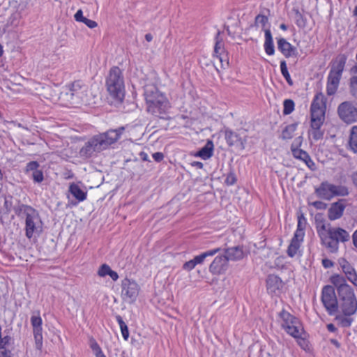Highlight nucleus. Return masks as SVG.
<instances>
[{
	"mask_svg": "<svg viewBox=\"0 0 357 357\" xmlns=\"http://www.w3.org/2000/svg\"><path fill=\"white\" fill-rule=\"evenodd\" d=\"M124 130L125 128L121 126L93 136L80 149L79 153L80 157L89 158L94 153H100L107 149L121 137Z\"/></svg>",
	"mask_w": 357,
	"mask_h": 357,
	"instance_id": "nucleus-1",
	"label": "nucleus"
},
{
	"mask_svg": "<svg viewBox=\"0 0 357 357\" xmlns=\"http://www.w3.org/2000/svg\"><path fill=\"white\" fill-rule=\"evenodd\" d=\"M13 210L18 218L24 220L25 236L28 239H31L35 234L38 236L41 234L43 222L36 209L19 202Z\"/></svg>",
	"mask_w": 357,
	"mask_h": 357,
	"instance_id": "nucleus-2",
	"label": "nucleus"
},
{
	"mask_svg": "<svg viewBox=\"0 0 357 357\" xmlns=\"http://www.w3.org/2000/svg\"><path fill=\"white\" fill-rule=\"evenodd\" d=\"M144 95L148 112L155 116L164 118L163 115L167 114L169 108V102L167 98L153 85L145 86Z\"/></svg>",
	"mask_w": 357,
	"mask_h": 357,
	"instance_id": "nucleus-3",
	"label": "nucleus"
},
{
	"mask_svg": "<svg viewBox=\"0 0 357 357\" xmlns=\"http://www.w3.org/2000/svg\"><path fill=\"white\" fill-rule=\"evenodd\" d=\"M107 90L110 96L121 102L125 96V85L122 70L118 66L110 68L106 79Z\"/></svg>",
	"mask_w": 357,
	"mask_h": 357,
	"instance_id": "nucleus-4",
	"label": "nucleus"
},
{
	"mask_svg": "<svg viewBox=\"0 0 357 357\" xmlns=\"http://www.w3.org/2000/svg\"><path fill=\"white\" fill-rule=\"evenodd\" d=\"M321 243L331 253H336L339 249V243L349 240V234L340 227H328L326 234L319 231Z\"/></svg>",
	"mask_w": 357,
	"mask_h": 357,
	"instance_id": "nucleus-5",
	"label": "nucleus"
},
{
	"mask_svg": "<svg viewBox=\"0 0 357 357\" xmlns=\"http://www.w3.org/2000/svg\"><path fill=\"white\" fill-rule=\"evenodd\" d=\"M279 317L282 319V328L289 335L294 338L301 337L303 328L298 318L284 309L279 313Z\"/></svg>",
	"mask_w": 357,
	"mask_h": 357,
	"instance_id": "nucleus-6",
	"label": "nucleus"
},
{
	"mask_svg": "<svg viewBox=\"0 0 357 357\" xmlns=\"http://www.w3.org/2000/svg\"><path fill=\"white\" fill-rule=\"evenodd\" d=\"M344 316H351L357 311V299L353 289L348 291H342L338 294V308Z\"/></svg>",
	"mask_w": 357,
	"mask_h": 357,
	"instance_id": "nucleus-7",
	"label": "nucleus"
},
{
	"mask_svg": "<svg viewBox=\"0 0 357 357\" xmlns=\"http://www.w3.org/2000/svg\"><path fill=\"white\" fill-rule=\"evenodd\" d=\"M305 223V218L303 215L301 214L298 217L297 229L294 233V237L292 238L289 245L288 246L287 251V255L291 257H293L296 255L297 251L301 246V243L303 241Z\"/></svg>",
	"mask_w": 357,
	"mask_h": 357,
	"instance_id": "nucleus-8",
	"label": "nucleus"
},
{
	"mask_svg": "<svg viewBox=\"0 0 357 357\" xmlns=\"http://www.w3.org/2000/svg\"><path fill=\"white\" fill-rule=\"evenodd\" d=\"M321 301L329 314L333 315L338 311V299L335 295V289L332 286L324 287Z\"/></svg>",
	"mask_w": 357,
	"mask_h": 357,
	"instance_id": "nucleus-9",
	"label": "nucleus"
},
{
	"mask_svg": "<svg viewBox=\"0 0 357 357\" xmlns=\"http://www.w3.org/2000/svg\"><path fill=\"white\" fill-rule=\"evenodd\" d=\"M121 296L124 301L132 303L136 300L139 288L135 280L124 278L121 281Z\"/></svg>",
	"mask_w": 357,
	"mask_h": 357,
	"instance_id": "nucleus-10",
	"label": "nucleus"
},
{
	"mask_svg": "<svg viewBox=\"0 0 357 357\" xmlns=\"http://www.w3.org/2000/svg\"><path fill=\"white\" fill-rule=\"evenodd\" d=\"M340 118L347 123H351L357 119V107L352 102H342L337 108Z\"/></svg>",
	"mask_w": 357,
	"mask_h": 357,
	"instance_id": "nucleus-11",
	"label": "nucleus"
},
{
	"mask_svg": "<svg viewBox=\"0 0 357 357\" xmlns=\"http://www.w3.org/2000/svg\"><path fill=\"white\" fill-rule=\"evenodd\" d=\"M85 87L82 86L79 81H76L71 84L69 91L66 93V95L70 97L74 103H79L85 102Z\"/></svg>",
	"mask_w": 357,
	"mask_h": 357,
	"instance_id": "nucleus-12",
	"label": "nucleus"
},
{
	"mask_svg": "<svg viewBox=\"0 0 357 357\" xmlns=\"http://www.w3.org/2000/svg\"><path fill=\"white\" fill-rule=\"evenodd\" d=\"M284 287L281 278L274 274H270L266 278V288L268 293L272 295H279Z\"/></svg>",
	"mask_w": 357,
	"mask_h": 357,
	"instance_id": "nucleus-13",
	"label": "nucleus"
},
{
	"mask_svg": "<svg viewBox=\"0 0 357 357\" xmlns=\"http://www.w3.org/2000/svg\"><path fill=\"white\" fill-rule=\"evenodd\" d=\"M228 267V258L224 255H218L209 266V271L213 275L223 274Z\"/></svg>",
	"mask_w": 357,
	"mask_h": 357,
	"instance_id": "nucleus-14",
	"label": "nucleus"
},
{
	"mask_svg": "<svg viewBox=\"0 0 357 357\" xmlns=\"http://www.w3.org/2000/svg\"><path fill=\"white\" fill-rule=\"evenodd\" d=\"M345 199H340L332 203L328 211V218L330 220H335L340 218L345 209Z\"/></svg>",
	"mask_w": 357,
	"mask_h": 357,
	"instance_id": "nucleus-15",
	"label": "nucleus"
},
{
	"mask_svg": "<svg viewBox=\"0 0 357 357\" xmlns=\"http://www.w3.org/2000/svg\"><path fill=\"white\" fill-rule=\"evenodd\" d=\"M225 137L227 143L229 146H234L241 150L245 149L244 141L236 132L227 128L225 130Z\"/></svg>",
	"mask_w": 357,
	"mask_h": 357,
	"instance_id": "nucleus-16",
	"label": "nucleus"
},
{
	"mask_svg": "<svg viewBox=\"0 0 357 357\" xmlns=\"http://www.w3.org/2000/svg\"><path fill=\"white\" fill-rule=\"evenodd\" d=\"M278 48L286 58L297 56L296 48L283 38L278 40Z\"/></svg>",
	"mask_w": 357,
	"mask_h": 357,
	"instance_id": "nucleus-17",
	"label": "nucleus"
},
{
	"mask_svg": "<svg viewBox=\"0 0 357 357\" xmlns=\"http://www.w3.org/2000/svg\"><path fill=\"white\" fill-rule=\"evenodd\" d=\"M220 33L221 32L218 31L215 38V44L214 47V54L218 58L222 67L225 68V66H229V61L227 59H225L224 61L223 57L222 56V54L224 52V47L222 39L220 37Z\"/></svg>",
	"mask_w": 357,
	"mask_h": 357,
	"instance_id": "nucleus-18",
	"label": "nucleus"
},
{
	"mask_svg": "<svg viewBox=\"0 0 357 357\" xmlns=\"http://www.w3.org/2000/svg\"><path fill=\"white\" fill-rule=\"evenodd\" d=\"M341 77V75L329 72L326 86V93L328 96H333L337 91Z\"/></svg>",
	"mask_w": 357,
	"mask_h": 357,
	"instance_id": "nucleus-19",
	"label": "nucleus"
},
{
	"mask_svg": "<svg viewBox=\"0 0 357 357\" xmlns=\"http://www.w3.org/2000/svg\"><path fill=\"white\" fill-rule=\"evenodd\" d=\"M341 77V75L329 72L326 86V93L328 96H333L337 91Z\"/></svg>",
	"mask_w": 357,
	"mask_h": 357,
	"instance_id": "nucleus-20",
	"label": "nucleus"
},
{
	"mask_svg": "<svg viewBox=\"0 0 357 357\" xmlns=\"http://www.w3.org/2000/svg\"><path fill=\"white\" fill-rule=\"evenodd\" d=\"M302 139V137L300 136L294 140L291 146V151L295 158L304 161L307 156L309 155V154L305 151L298 149V147L301 145Z\"/></svg>",
	"mask_w": 357,
	"mask_h": 357,
	"instance_id": "nucleus-21",
	"label": "nucleus"
},
{
	"mask_svg": "<svg viewBox=\"0 0 357 357\" xmlns=\"http://www.w3.org/2000/svg\"><path fill=\"white\" fill-rule=\"evenodd\" d=\"M224 255L228 258V261H237L243 258L244 253L241 246H234L224 249Z\"/></svg>",
	"mask_w": 357,
	"mask_h": 357,
	"instance_id": "nucleus-22",
	"label": "nucleus"
},
{
	"mask_svg": "<svg viewBox=\"0 0 357 357\" xmlns=\"http://www.w3.org/2000/svg\"><path fill=\"white\" fill-rule=\"evenodd\" d=\"M331 186H332V184L327 181L322 182L320 185L315 189V193L317 197L324 199H331L332 198Z\"/></svg>",
	"mask_w": 357,
	"mask_h": 357,
	"instance_id": "nucleus-23",
	"label": "nucleus"
},
{
	"mask_svg": "<svg viewBox=\"0 0 357 357\" xmlns=\"http://www.w3.org/2000/svg\"><path fill=\"white\" fill-rule=\"evenodd\" d=\"M347 59V57L345 54H340L333 61L330 72L342 75Z\"/></svg>",
	"mask_w": 357,
	"mask_h": 357,
	"instance_id": "nucleus-24",
	"label": "nucleus"
},
{
	"mask_svg": "<svg viewBox=\"0 0 357 357\" xmlns=\"http://www.w3.org/2000/svg\"><path fill=\"white\" fill-rule=\"evenodd\" d=\"M331 282L336 287L337 294L342 293V290L348 291L351 288L347 284L344 278L340 275H334L331 278Z\"/></svg>",
	"mask_w": 357,
	"mask_h": 357,
	"instance_id": "nucleus-25",
	"label": "nucleus"
},
{
	"mask_svg": "<svg viewBox=\"0 0 357 357\" xmlns=\"http://www.w3.org/2000/svg\"><path fill=\"white\" fill-rule=\"evenodd\" d=\"M69 192L78 202H83L86 199L87 192L81 189L80 187L75 183L70 184Z\"/></svg>",
	"mask_w": 357,
	"mask_h": 357,
	"instance_id": "nucleus-26",
	"label": "nucleus"
},
{
	"mask_svg": "<svg viewBox=\"0 0 357 357\" xmlns=\"http://www.w3.org/2000/svg\"><path fill=\"white\" fill-rule=\"evenodd\" d=\"M264 35L265 42L264 46L265 52L268 55H273L275 53V48L271 30L269 29H265Z\"/></svg>",
	"mask_w": 357,
	"mask_h": 357,
	"instance_id": "nucleus-27",
	"label": "nucleus"
},
{
	"mask_svg": "<svg viewBox=\"0 0 357 357\" xmlns=\"http://www.w3.org/2000/svg\"><path fill=\"white\" fill-rule=\"evenodd\" d=\"M213 143L211 140H208L204 147L200 149L196 155L202 158L204 160H207L213 155Z\"/></svg>",
	"mask_w": 357,
	"mask_h": 357,
	"instance_id": "nucleus-28",
	"label": "nucleus"
},
{
	"mask_svg": "<svg viewBox=\"0 0 357 357\" xmlns=\"http://www.w3.org/2000/svg\"><path fill=\"white\" fill-rule=\"evenodd\" d=\"M220 250L221 249L220 248H218L208 250L206 252L202 253L199 255L195 256L194 257V259L195 260L197 265L202 264L204 261V259L206 257H212V256L215 255L216 253L219 252L220 251Z\"/></svg>",
	"mask_w": 357,
	"mask_h": 357,
	"instance_id": "nucleus-29",
	"label": "nucleus"
},
{
	"mask_svg": "<svg viewBox=\"0 0 357 357\" xmlns=\"http://www.w3.org/2000/svg\"><path fill=\"white\" fill-rule=\"evenodd\" d=\"M298 123H291L287 126L282 130L281 137L282 139H290L293 137L294 132L296 131Z\"/></svg>",
	"mask_w": 357,
	"mask_h": 357,
	"instance_id": "nucleus-30",
	"label": "nucleus"
},
{
	"mask_svg": "<svg viewBox=\"0 0 357 357\" xmlns=\"http://www.w3.org/2000/svg\"><path fill=\"white\" fill-rule=\"evenodd\" d=\"M331 190L332 192V197L334 196H347L349 193L347 187L344 185H335L332 184Z\"/></svg>",
	"mask_w": 357,
	"mask_h": 357,
	"instance_id": "nucleus-31",
	"label": "nucleus"
},
{
	"mask_svg": "<svg viewBox=\"0 0 357 357\" xmlns=\"http://www.w3.org/2000/svg\"><path fill=\"white\" fill-rule=\"evenodd\" d=\"M21 20V14L18 11H15V13H12V15L8 18L7 23L6 24V29L8 28L9 26L12 27H17L20 22Z\"/></svg>",
	"mask_w": 357,
	"mask_h": 357,
	"instance_id": "nucleus-32",
	"label": "nucleus"
},
{
	"mask_svg": "<svg viewBox=\"0 0 357 357\" xmlns=\"http://www.w3.org/2000/svg\"><path fill=\"white\" fill-rule=\"evenodd\" d=\"M349 144L351 149L357 153V126H354L351 130Z\"/></svg>",
	"mask_w": 357,
	"mask_h": 357,
	"instance_id": "nucleus-33",
	"label": "nucleus"
},
{
	"mask_svg": "<svg viewBox=\"0 0 357 357\" xmlns=\"http://www.w3.org/2000/svg\"><path fill=\"white\" fill-rule=\"evenodd\" d=\"M36 315L33 314L31 317V324L33 326V331H37V330L43 331L42 328V319L40 316V312H36Z\"/></svg>",
	"mask_w": 357,
	"mask_h": 357,
	"instance_id": "nucleus-34",
	"label": "nucleus"
},
{
	"mask_svg": "<svg viewBox=\"0 0 357 357\" xmlns=\"http://www.w3.org/2000/svg\"><path fill=\"white\" fill-rule=\"evenodd\" d=\"M90 347L94 352L96 357H106L99 344L93 337L90 339Z\"/></svg>",
	"mask_w": 357,
	"mask_h": 357,
	"instance_id": "nucleus-35",
	"label": "nucleus"
},
{
	"mask_svg": "<svg viewBox=\"0 0 357 357\" xmlns=\"http://www.w3.org/2000/svg\"><path fill=\"white\" fill-rule=\"evenodd\" d=\"M280 70L281 73L286 79L287 82L289 84V85L292 86L293 85V81L290 77V75L288 72V69L287 67V63L284 60L280 61Z\"/></svg>",
	"mask_w": 357,
	"mask_h": 357,
	"instance_id": "nucleus-36",
	"label": "nucleus"
},
{
	"mask_svg": "<svg viewBox=\"0 0 357 357\" xmlns=\"http://www.w3.org/2000/svg\"><path fill=\"white\" fill-rule=\"evenodd\" d=\"M283 114L288 115L294 110L295 104L291 99H286L283 102Z\"/></svg>",
	"mask_w": 357,
	"mask_h": 357,
	"instance_id": "nucleus-37",
	"label": "nucleus"
},
{
	"mask_svg": "<svg viewBox=\"0 0 357 357\" xmlns=\"http://www.w3.org/2000/svg\"><path fill=\"white\" fill-rule=\"evenodd\" d=\"M349 91L353 97L357 99V76H352L349 79Z\"/></svg>",
	"mask_w": 357,
	"mask_h": 357,
	"instance_id": "nucleus-38",
	"label": "nucleus"
},
{
	"mask_svg": "<svg viewBox=\"0 0 357 357\" xmlns=\"http://www.w3.org/2000/svg\"><path fill=\"white\" fill-rule=\"evenodd\" d=\"M42 331H43L39 330H37V331H33L35 340L36 349L38 350H41L43 347Z\"/></svg>",
	"mask_w": 357,
	"mask_h": 357,
	"instance_id": "nucleus-39",
	"label": "nucleus"
},
{
	"mask_svg": "<svg viewBox=\"0 0 357 357\" xmlns=\"http://www.w3.org/2000/svg\"><path fill=\"white\" fill-rule=\"evenodd\" d=\"M338 262L344 274L350 271H353V269H354V268L351 265V264L349 261H347L344 258H340L338 260Z\"/></svg>",
	"mask_w": 357,
	"mask_h": 357,
	"instance_id": "nucleus-40",
	"label": "nucleus"
},
{
	"mask_svg": "<svg viewBox=\"0 0 357 357\" xmlns=\"http://www.w3.org/2000/svg\"><path fill=\"white\" fill-rule=\"evenodd\" d=\"M310 108L315 109H324L325 105L324 102H323L322 99H320L317 96H316L311 104Z\"/></svg>",
	"mask_w": 357,
	"mask_h": 357,
	"instance_id": "nucleus-41",
	"label": "nucleus"
},
{
	"mask_svg": "<svg viewBox=\"0 0 357 357\" xmlns=\"http://www.w3.org/2000/svg\"><path fill=\"white\" fill-rule=\"evenodd\" d=\"M311 119L324 120L325 110L310 108Z\"/></svg>",
	"mask_w": 357,
	"mask_h": 357,
	"instance_id": "nucleus-42",
	"label": "nucleus"
},
{
	"mask_svg": "<svg viewBox=\"0 0 357 357\" xmlns=\"http://www.w3.org/2000/svg\"><path fill=\"white\" fill-rule=\"evenodd\" d=\"M268 19L264 15L259 14L255 17V25L257 26L258 24H261L264 30L265 29L266 24L268 23Z\"/></svg>",
	"mask_w": 357,
	"mask_h": 357,
	"instance_id": "nucleus-43",
	"label": "nucleus"
},
{
	"mask_svg": "<svg viewBox=\"0 0 357 357\" xmlns=\"http://www.w3.org/2000/svg\"><path fill=\"white\" fill-rule=\"evenodd\" d=\"M310 135H312V138L315 141H318L323 138L324 135V131L321 130V128L311 129L310 131Z\"/></svg>",
	"mask_w": 357,
	"mask_h": 357,
	"instance_id": "nucleus-44",
	"label": "nucleus"
},
{
	"mask_svg": "<svg viewBox=\"0 0 357 357\" xmlns=\"http://www.w3.org/2000/svg\"><path fill=\"white\" fill-rule=\"evenodd\" d=\"M31 177L35 183H41L44 180L43 172L39 169L32 172Z\"/></svg>",
	"mask_w": 357,
	"mask_h": 357,
	"instance_id": "nucleus-45",
	"label": "nucleus"
},
{
	"mask_svg": "<svg viewBox=\"0 0 357 357\" xmlns=\"http://www.w3.org/2000/svg\"><path fill=\"white\" fill-rule=\"evenodd\" d=\"M336 319L339 320L341 326L344 328L349 327L353 321L352 318L343 316H338Z\"/></svg>",
	"mask_w": 357,
	"mask_h": 357,
	"instance_id": "nucleus-46",
	"label": "nucleus"
},
{
	"mask_svg": "<svg viewBox=\"0 0 357 357\" xmlns=\"http://www.w3.org/2000/svg\"><path fill=\"white\" fill-rule=\"evenodd\" d=\"M40 165L37 161H31L27 163L25 169L26 174L34 172L38 169Z\"/></svg>",
	"mask_w": 357,
	"mask_h": 357,
	"instance_id": "nucleus-47",
	"label": "nucleus"
},
{
	"mask_svg": "<svg viewBox=\"0 0 357 357\" xmlns=\"http://www.w3.org/2000/svg\"><path fill=\"white\" fill-rule=\"evenodd\" d=\"M110 270H111V268L109 267V266H108L106 264H104L101 265L100 267L99 268L98 274L100 277H105V276L109 275Z\"/></svg>",
	"mask_w": 357,
	"mask_h": 357,
	"instance_id": "nucleus-48",
	"label": "nucleus"
},
{
	"mask_svg": "<svg viewBox=\"0 0 357 357\" xmlns=\"http://www.w3.org/2000/svg\"><path fill=\"white\" fill-rule=\"evenodd\" d=\"M5 211L3 212L6 214H8V213L11 211L13 208V203H12V197H10L8 198L6 197L3 204ZM14 208V206H13Z\"/></svg>",
	"mask_w": 357,
	"mask_h": 357,
	"instance_id": "nucleus-49",
	"label": "nucleus"
},
{
	"mask_svg": "<svg viewBox=\"0 0 357 357\" xmlns=\"http://www.w3.org/2000/svg\"><path fill=\"white\" fill-rule=\"evenodd\" d=\"M346 276L347 279L352 282L356 287H357V273L355 269H353V271H350L347 273Z\"/></svg>",
	"mask_w": 357,
	"mask_h": 357,
	"instance_id": "nucleus-50",
	"label": "nucleus"
},
{
	"mask_svg": "<svg viewBox=\"0 0 357 357\" xmlns=\"http://www.w3.org/2000/svg\"><path fill=\"white\" fill-rule=\"evenodd\" d=\"M323 119H311L310 128L311 129L321 128L323 123Z\"/></svg>",
	"mask_w": 357,
	"mask_h": 357,
	"instance_id": "nucleus-51",
	"label": "nucleus"
},
{
	"mask_svg": "<svg viewBox=\"0 0 357 357\" xmlns=\"http://www.w3.org/2000/svg\"><path fill=\"white\" fill-rule=\"evenodd\" d=\"M225 183L228 185H234L236 182V175L234 172H229L225 179Z\"/></svg>",
	"mask_w": 357,
	"mask_h": 357,
	"instance_id": "nucleus-52",
	"label": "nucleus"
},
{
	"mask_svg": "<svg viewBox=\"0 0 357 357\" xmlns=\"http://www.w3.org/2000/svg\"><path fill=\"white\" fill-rule=\"evenodd\" d=\"M197 265L195 260L194 258L188 261H186L183 265V268L185 271H190L192 270L195 266Z\"/></svg>",
	"mask_w": 357,
	"mask_h": 357,
	"instance_id": "nucleus-53",
	"label": "nucleus"
},
{
	"mask_svg": "<svg viewBox=\"0 0 357 357\" xmlns=\"http://www.w3.org/2000/svg\"><path fill=\"white\" fill-rule=\"evenodd\" d=\"M12 340V337L7 335L2 337V342L0 345V349H6V347L10 343Z\"/></svg>",
	"mask_w": 357,
	"mask_h": 357,
	"instance_id": "nucleus-54",
	"label": "nucleus"
},
{
	"mask_svg": "<svg viewBox=\"0 0 357 357\" xmlns=\"http://www.w3.org/2000/svg\"><path fill=\"white\" fill-rule=\"evenodd\" d=\"M82 22L85 24L90 29H93L98 26V24L96 22L89 20L86 17Z\"/></svg>",
	"mask_w": 357,
	"mask_h": 357,
	"instance_id": "nucleus-55",
	"label": "nucleus"
},
{
	"mask_svg": "<svg viewBox=\"0 0 357 357\" xmlns=\"http://www.w3.org/2000/svg\"><path fill=\"white\" fill-rule=\"evenodd\" d=\"M296 24L299 26V27H303L305 26V23L303 20V17L302 16V15L297 10L296 11Z\"/></svg>",
	"mask_w": 357,
	"mask_h": 357,
	"instance_id": "nucleus-56",
	"label": "nucleus"
},
{
	"mask_svg": "<svg viewBox=\"0 0 357 357\" xmlns=\"http://www.w3.org/2000/svg\"><path fill=\"white\" fill-rule=\"evenodd\" d=\"M77 22H82L86 17L83 16V12L81 9L78 10L74 15Z\"/></svg>",
	"mask_w": 357,
	"mask_h": 357,
	"instance_id": "nucleus-57",
	"label": "nucleus"
},
{
	"mask_svg": "<svg viewBox=\"0 0 357 357\" xmlns=\"http://www.w3.org/2000/svg\"><path fill=\"white\" fill-rule=\"evenodd\" d=\"M0 357H13V354L8 349H0Z\"/></svg>",
	"mask_w": 357,
	"mask_h": 357,
	"instance_id": "nucleus-58",
	"label": "nucleus"
},
{
	"mask_svg": "<svg viewBox=\"0 0 357 357\" xmlns=\"http://www.w3.org/2000/svg\"><path fill=\"white\" fill-rule=\"evenodd\" d=\"M152 157L155 161L160 162L164 159V154L161 152H155L152 155Z\"/></svg>",
	"mask_w": 357,
	"mask_h": 357,
	"instance_id": "nucleus-59",
	"label": "nucleus"
},
{
	"mask_svg": "<svg viewBox=\"0 0 357 357\" xmlns=\"http://www.w3.org/2000/svg\"><path fill=\"white\" fill-rule=\"evenodd\" d=\"M305 165L312 170L314 169V167L315 165L314 162H313V160L311 159L310 155L308 156H307V158L305 159V160L303 161Z\"/></svg>",
	"mask_w": 357,
	"mask_h": 357,
	"instance_id": "nucleus-60",
	"label": "nucleus"
},
{
	"mask_svg": "<svg viewBox=\"0 0 357 357\" xmlns=\"http://www.w3.org/2000/svg\"><path fill=\"white\" fill-rule=\"evenodd\" d=\"M312 205L317 209H325L327 204L321 201H316L312 203Z\"/></svg>",
	"mask_w": 357,
	"mask_h": 357,
	"instance_id": "nucleus-61",
	"label": "nucleus"
},
{
	"mask_svg": "<svg viewBox=\"0 0 357 357\" xmlns=\"http://www.w3.org/2000/svg\"><path fill=\"white\" fill-rule=\"evenodd\" d=\"M120 328H121V334H122L123 339L125 340H128V339L129 337V331H128V326L121 327Z\"/></svg>",
	"mask_w": 357,
	"mask_h": 357,
	"instance_id": "nucleus-62",
	"label": "nucleus"
},
{
	"mask_svg": "<svg viewBox=\"0 0 357 357\" xmlns=\"http://www.w3.org/2000/svg\"><path fill=\"white\" fill-rule=\"evenodd\" d=\"M322 265L324 268H328L333 267L334 263L328 259H322Z\"/></svg>",
	"mask_w": 357,
	"mask_h": 357,
	"instance_id": "nucleus-63",
	"label": "nucleus"
},
{
	"mask_svg": "<svg viewBox=\"0 0 357 357\" xmlns=\"http://www.w3.org/2000/svg\"><path fill=\"white\" fill-rule=\"evenodd\" d=\"M110 276V278L114 280V281H116L119 278V275L118 273L113 271V270H110L109 273V275Z\"/></svg>",
	"mask_w": 357,
	"mask_h": 357,
	"instance_id": "nucleus-64",
	"label": "nucleus"
}]
</instances>
